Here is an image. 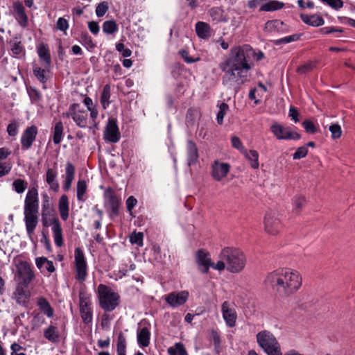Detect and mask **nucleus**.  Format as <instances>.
<instances>
[{
    "mask_svg": "<svg viewBox=\"0 0 355 355\" xmlns=\"http://www.w3.org/2000/svg\"><path fill=\"white\" fill-rule=\"evenodd\" d=\"M254 57L259 61L263 58V53L261 51L255 53L248 44L232 47L228 58L219 64V68L224 72L223 84L232 87L234 84L241 85L245 83L252 69V58Z\"/></svg>",
    "mask_w": 355,
    "mask_h": 355,
    "instance_id": "nucleus-1",
    "label": "nucleus"
},
{
    "mask_svg": "<svg viewBox=\"0 0 355 355\" xmlns=\"http://www.w3.org/2000/svg\"><path fill=\"white\" fill-rule=\"evenodd\" d=\"M266 282L283 297L295 293L302 286L300 273L289 268H279L269 273Z\"/></svg>",
    "mask_w": 355,
    "mask_h": 355,
    "instance_id": "nucleus-2",
    "label": "nucleus"
},
{
    "mask_svg": "<svg viewBox=\"0 0 355 355\" xmlns=\"http://www.w3.org/2000/svg\"><path fill=\"white\" fill-rule=\"evenodd\" d=\"M39 200L35 187L30 189L24 202V220L28 234L31 236L38 223Z\"/></svg>",
    "mask_w": 355,
    "mask_h": 355,
    "instance_id": "nucleus-3",
    "label": "nucleus"
},
{
    "mask_svg": "<svg viewBox=\"0 0 355 355\" xmlns=\"http://www.w3.org/2000/svg\"><path fill=\"white\" fill-rule=\"evenodd\" d=\"M220 259L225 260L227 270L232 273L241 272L246 265V257L243 252L237 248L225 247L219 254Z\"/></svg>",
    "mask_w": 355,
    "mask_h": 355,
    "instance_id": "nucleus-4",
    "label": "nucleus"
},
{
    "mask_svg": "<svg viewBox=\"0 0 355 355\" xmlns=\"http://www.w3.org/2000/svg\"><path fill=\"white\" fill-rule=\"evenodd\" d=\"M98 295L99 305L105 311H112L119 304V294L106 285H98Z\"/></svg>",
    "mask_w": 355,
    "mask_h": 355,
    "instance_id": "nucleus-5",
    "label": "nucleus"
},
{
    "mask_svg": "<svg viewBox=\"0 0 355 355\" xmlns=\"http://www.w3.org/2000/svg\"><path fill=\"white\" fill-rule=\"evenodd\" d=\"M256 337L259 345L268 355H282L280 345L270 331H261Z\"/></svg>",
    "mask_w": 355,
    "mask_h": 355,
    "instance_id": "nucleus-6",
    "label": "nucleus"
},
{
    "mask_svg": "<svg viewBox=\"0 0 355 355\" xmlns=\"http://www.w3.org/2000/svg\"><path fill=\"white\" fill-rule=\"evenodd\" d=\"M282 227L279 214L275 211L267 213L264 218L265 231L271 235L277 234Z\"/></svg>",
    "mask_w": 355,
    "mask_h": 355,
    "instance_id": "nucleus-7",
    "label": "nucleus"
},
{
    "mask_svg": "<svg viewBox=\"0 0 355 355\" xmlns=\"http://www.w3.org/2000/svg\"><path fill=\"white\" fill-rule=\"evenodd\" d=\"M270 130L279 140H297L301 137L299 133L293 132L290 127H284L277 123L271 125Z\"/></svg>",
    "mask_w": 355,
    "mask_h": 355,
    "instance_id": "nucleus-8",
    "label": "nucleus"
},
{
    "mask_svg": "<svg viewBox=\"0 0 355 355\" xmlns=\"http://www.w3.org/2000/svg\"><path fill=\"white\" fill-rule=\"evenodd\" d=\"M76 279L80 282L85 280L87 272V263L84 253L80 248L75 250Z\"/></svg>",
    "mask_w": 355,
    "mask_h": 355,
    "instance_id": "nucleus-9",
    "label": "nucleus"
},
{
    "mask_svg": "<svg viewBox=\"0 0 355 355\" xmlns=\"http://www.w3.org/2000/svg\"><path fill=\"white\" fill-rule=\"evenodd\" d=\"M80 311L83 321L89 324L92 321V311L90 307V299L88 295L83 291L79 293Z\"/></svg>",
    "mask_w": 355,
    "mask_h": 355,
    "instance_id": "nucleus-10",
    "label": "nucleus"
},
{
    "mask_svg": "<svg viewBox=\"0 0 355 355\" xmlns=\"http://www.w3.org/2000/svg\"><path fill=\"white\" fill-rule=\"evenodd\" d=\"M105 198L107 199L110 207L109 212L110 217L113 218L119 214L121 198L116 192L110 187L107 188L104 193Z\"/></svg>",
    "mask_w": 355,
    "mask_h": 355,
    "instance_id": "nucleus-11",
    "label": "nucleus"
},
{
    "mask_svg": "<svg viewBox=\"0 0 355 355\" xmlns=\"http://www.w3.org/2000/svg\"><path fill=\"white\" fill-rule=\"evenodd\" d=\"M80 105L77 103L71 105L65 114L67 116H71L76 123L80 128H85L87 125V112L78 110Z\"/></svg>",
    "mask_w": 355,
    "mask_h": 355,
    "instance_id": "nucleus-12",
    "label": "nucleus"
},
{
    "mask_svg": "<svg viewBox=\"0 0 355 355\" xmlns=\"http://www.w3.org/2000/svg\"><path fill=\"white\" fill-rule=\"evenodd\" d=\"M121 133L119 132L117 121L114 118H110L104 132V138L111 143H116L119 141Z\"/></svg>",
    "mask_w": 355,
    "mask_h": 355,
    "instance_id": "nucleus-13",
    "label": "nucleus"
},
{
    "mask_svg": "<svg viewBox=\"0 0 355 355\" xmlns=\"http://www.w3.org/2000/svg\"><path fill=\"white\" fill-rule=\"evenodd\" d=\"M18 275L20 278L19 284L28 287L34 278V273L31 269L29 264L26 262L20 263L18 266Z\"/></svg>",
    "mask_w": 355,
    "mask_h": 355,
    "instance_id": "nucleus-14",
    "label": "nucleus"
},
{
    "mask_svg": "<svg viewBox=\"0 0 355 355\" xmlns=\"http://www.w3.org/2000/svg\"><path fill=\"white\" fill-rule=\"evenodd\" d=\"M189 297L187 291L172 292L165 296V300L172 307H177L184 304Z\"/></svg>",
    "mask_w": 355,
    "mask_h": 355,
    "instance_id": "nucleus-15",
    "label": "nucleus"
},
{
    "mask_svg": "<svg viewBox=\"0 0 355 355\" xmlns=\"http://www.w3.org/2000/svg\"><path fill=\"white\" fill-rule=\"evenodd\" d=\"M221 311L223 319L229 327H234L236 325L237 314L234 308L230 307L228 302L225 301L222 304Z\"/></svg>",
    "mask_w": 355,
    "mask_h": 355,
    "instance_id": "nucleus-16",
    "label": "nucleus"
},
{
    "mask_svg": "<svg viewBox=\"0 0 355 355\" xmlns=\"http://www.w3.org/2000/svg\"><path fill=\"white\" fill-rule=\"evenodd\" d=\"M37 135V128L35 125L28 127L24 130L21 139V147L24 150H28L31 147Z\"/></svg>",
    "mask_w": 355,
    "mask_h": 355,
    "instance_id": "nucleus-17",
    "label": "nucleus"
},
{
    "mask_svg": "<svg viewBox=\"0 0 355 355\" xmlns=\"http://www.w3.org/2000/svg\"><path fill=\"white\" fill-rule=\"evenodd\" d=\"M196 261L199 266L200 270L202 273H207L212 263L209 252L202 249L198 250Z\"/></svg>",
    "mask_w": 355,
    "mask_h": 355,
    "instance_id": "nucleus-18",
    "label": "nucleus"
},
{
    "mask_svg": "<svg viewBox=\"0 0 355 355\" xmlns=\"http://www.w3.org/2000/svg\"><path fill=\"white\" fill-rule=\"evenodd\" d=\"M230 168V165L227 163H220L218 161H215L212 164L211 171L214 179L217 181L221 180L227 175Z\"/></svg>",
    "mask_w": 355,
    "mask_h": 355,
    "instance_id": "nucleus-19",
    "label": "nucleus"
},
{
    "mask_svg": "<svg viewBox=\"0 0 355 355\" xmlns=\"http://www.w3.org/2000/svg\"><path fill=\"white\" fill-rule=\"evenodd\" d=\"M26 288L27 287L22 284H17L12 297L17 304L25 305L28 302L30 292Z\"/></svg>",
    "mask_w": 355,
    "mask_h": 355,
    "instance_id": "nucleus-20",
    "label": "nucleus"
},
{
    "mask_svg": "<svg viewBox=\"0 0 355 355\" xmlns=\"http://www.w3.org/2000/svg\"><path fill=\"white\" fill-rule=\"evenodd\" d=\"M75 173V166L71 162H67L65 168V179L63 184V189L64 191H67L71 189Z\"/></svg>",
    "mask_w": 355,
    "mask_h": 355,
    "instance_id": "nucleus-21",
    "label": "nucleus"
},
{
    "mask_svg": "<svg viewBox=\"0 0 355 355\" xmlns=\"http://www.w3.org/2000/svg\"><path fill=\"white\" fill-rule=\"evenodd\" d=\"M58 209L60 217L63 220H67L69 217V205L67 195H62L58 202Z\"/></svg>",
    "mask_w": 355,
    "mask_h": 355,
    "instance_id": "nucleus-22",
    "label": "nucleus"
},
{
    "mask_svg": "<svg viewBox=\"0 0 355 355\" xmlns=\"http://www.w3.org/2000/svg\"><path fill=\"white\" fill-rule=\"evenodd\" d=\"M13 8L16 12V19L18 20L21 26L24 27L26 26L28 21V17L25 13L24 7L22 3L19 1L14 3Z\"/></svg>",
    "mask_w": 355,
    "mask_h": 355,
    "instance_id": "nucleus-23",
    "label": "nucleus"
},
{
    "mask_svg": "<svg viewBox=\"0 0 355 355\" xmlns=\"http://www.w3.org/2000/svg\"><path fill=\"white\" fill-rule=\"evenodd\" d=\"M264 29L270 33L283 32L284 22L279 19L268 21L266 23Z\"/></svg>",
    "mask_w": 355,
    "mask_h": 355,
    "instance_id": "nucleus-24",
    "label": "nucleus"
},
{
    "mask_svg": "<svg viewBox=\"0 0 355 355\" xmlns=\"http://www.w3.org/2000/svg\"><path fill=\"white\" fill-rule=\"evenodd\" d=\"M56 177V171L53 168H48L46 175V181L49 185L50 189L55 192L58 191L60 187Z\"/></svg>",
    "mask_w": 355,
    "mask_h": 355,
    "instance_id": "nucleus-25",
    "label": "nucleus"
},
{
    "mask_svg": "<svg viewBox=\"0 0 355 355\" xmlns=\"http://www.w3.org/2000/svg\"><path fill=\"white\" fill-rule=\"evenodd\" d=\"M300 18L305 24L313 26H322L324 22L322 17L317 15H307L301 14Z\"/></svg>",
    "mask_w": 355,
    "mask_h": 355,
    "instance_id": "nucleus-26",
    "label": "nucleus"
},
{
    "mask_svg": "<svg viewBox=\"0 0 355 355\" xmlns=\"http://www.w3.org/2000/svg\"><path fill=\"white\" fill-rule=\"evenodd\" d=\"M188 164L191 166L195 164L198 159V153L196 145L189 140L187 143Z\"/></svg>",
    "mask_w": 355,
    "mask_h": 355,
    "instance_id": "nucleus-27",
    "label": "nucleus"
},
{
    "mask_svg": "<svg viewBox=\"0 0 355 355\" xmlns=\"http://www.w3.org/2000/svg\"><path fill=\"white\" fill-rule=\"evenodd\" d=\"M54 226L52 227V230L54 236L55 243L57 246L61 247L63 244L62 239V230L59 220H54Z\"/></svg>",
    "mask_w": 355,
    "mask_h": 355,
    "instance_id": "nucleus-28",
    "label": "nucleus"
},
{
    "mask_svg": "<svg viewBox=\"0 0 355 355\" xmlns=\"http://www.w3.org/2000/svg\"><path fill=\"white\" fill-rule=\"evenodd\" d=\"M150 333L147 327H143L137 332V341L140 346L147 347L150 343Z\"/></svg>",
    "mask_w": 355,
    "mask_h": 355,
    "instance_id": "nucleus-29",
    "label": "nucleus"
},
{
    "mask_svg": "<svg viewBox=\"0 0 355 355\" xmlns=\"http://www.w3.org/2000/svg\"><path fill=\"white\" fill-rule=\"evenodd\" d=\"M196 31L200 38L206 39L210 36V26L205 22L198 21L196 24Z\"/></svg>",
    "mask_w": 355,
    "mask_h": 355,
    "instance_id": "nucleus-30",
    "label": "nucleus"
},
{
    "mask_svg": "<svg viewBox=\"0 0 355 355\" xmlns=\"http://www.w3.org/2000/svg\"><path fill=\"white\" fill-rule=\"evenodd\" d=\"M38 55L45 63V67H49L51 64V55L49 47L46 44H40L38 47Z\"/></svg>",
    "mask_w": 355,
    "mask_h": 355,
    "instance_id": "nucleus-31",
    "label": "nucleus"
},
{
    "mask_svg": "<svg viewBox=\"0 0 355 355\" xmlns=\"http://www.w3.org/2000/svg\"><path fill=\"white\" fill-rule=\"evenodd\" d=\"M45 338L52 343H56L59 340V332L55 326H49L44 332Z\"/></svg>",
    "mask_w": 355,
    "mask_h": 355,
    "instance_id": "nucleus-32",
    "label": "nucleus"
},
{
    "mask_svg": "<svg viewBox=\"0 0 355 355\" xmlns=\"http://www.w3.org/2000/svg\"><path fill=\"white\" fill-rule=\"evenodd\" d=\"M10 50L14 55L24 54L25 50L21 44V42L18 40L17 37H15L9 42Z\"/></svg>",
    "mask_w": 355,
    "mask_h": 355,
    "instance_id": "nucleus-33",
    "label": "nucleus"
},
{
    "mask_svg": "<svg viewBox=\"0 0 355 355\" xmlns=\"http://www.w3.org/2000/svg\"><path fill=\"white\" fill-rule=\"evenodd\" d=\"M243 154L251 161V166L256 169L259 168V153L255 150H250L249 153H248L247 150H243Z\"/></svg>",
    "mask_w": 355,
    "mask_h": 355,
    "instance_id": "nucleus-34",
    "label": "nucleus"
},
{
    "mask_svg": "<svg viewBox=\"0 0 355 355\" xmlns=\"http://www.w3.org/2000/svg\"><path fill=\"white\" fill-rule=\"evenodd\" d=\"M38 305L42 311L48 316L52 317L53 309L51 308L49 302L44 297H40L38 300Z\"/></svg>",
    "mask_w": 355,
    "mask_h": 355,
    "instance_id": "nucleus-35",
    "label": "nucleus"
},
{
    "mask_svg": "<svg viewBox=\"0 0 355 355\" xmlns=\"http://www.w3.org/2000/svg\"><path fill=\"white\" fill-rule=\"evenodd\" d=\"M63 133V125L61 121L55 123L53 132V142L55 144H59L61 142Z\"/></svg>",
    "mask_w": 355,
    "mask_h": 355,
    "instance_id": "nucleus-36",
    "label": "nucleus"
},
{
    "mask_svg": "<svg viewBox=\"0 0 355 355\" xmlns=\"http://www.w3.org/2000/svg\"><path fill=\"white\" fill-rule=\"evenodd\" d=\"M284 7V3L277 1H271L261 6V11H272L281 9Z\"/></svg>",
    "mask_w": 355,
    "mask_h": 355,
    "instance_id": "nucleus-37",
    "label": "nucleus"
},
{
    "mask_svg": "<svg viewBox=\"0 0 355 355\" xmlns=\"http://www.w3.org/2000/svg\"><path fill=\"white\" fill-rule=\"evenodd\" d=\"M87 183L85 180H80L77 183V198L79 201H84V196L87 191Z\"/></svg>",
    "mask_w": 355,
    "mask_h": 355,
    "instance_id": "nucleus-38",
    "label": "nucleus"
},
{
    "mask_svg": "<svg viewBox=\"0 0 355 355\" xmlns=\"http://www.w3.org/2000/svg\"><path fill=\"white\" fill-rule=\"evenodd\" d=\"M110 85H105L103 87L101 96V103L104 109L110 104Z\"/></svg>",
    "mask_w": 355,
    "mask_h": 355,
    "instance_id": "nucleus-39",
    "label": "nucleus"
},
{
    "mask_svg": "<svg viewBox=\"0 0 355 355\" xmlns=\"http://www.w3.org/2000/svg\"><path fill=\"white\" fill-rule=\"evenodd\" d=\"M168 352L170 355H188L184 345L180 343H176L174 347L168 348Z\"/></svg>",
    "mask_w": 355,
    "mask_h": 355,
    "instance_id": "nucleus-40",
    "label": "nucleus"
},
{
    "mask_svg": "<svg viewBox=\"0 0 355 355\" xmlns=\"http://www.w3.org/2000/svg\"><path fill=\"white\" fill-rule=\"evenodd\" d=\"M116 347L117 355H125L126 341L122 333L118 336Z\"/></svg>",
    "mask_w": 355,
    "mask_h": 355,
    "instance_id": "nucleus-41",
    "label": "nucleus"
},
{
    "mask_svg": "<svg viewBox=\"0 0 355 355\" xmlns=\"http://www.w3.org/2000/svg\"><path fill=\"white\" fill-rule=\"evenodd\" d=\"M118 29V26L115 21H105L103 25V31L107 34H113Z\"/></svg>",
    "mask_w": 355,
    "mask_h": 355,
    "instance_id": "nucleus-42",
    "label": "nucleus"
},
{
    "mask_svg": "<svg viewBox=\"0 0 355 355\" xmlns=\"http://www.w3.org/2000/svg\"><path fill=\"white\" fill-rule=\"evenodd\" d=\"M229 110V105L225 103H222L219 105V112L217 114V122L218 124L221 125L223 123V119L227 112Z\"/></svg>",
    "mask_w": 355,
    "mask_h": 355,
    "instance_id": "nucleus-43",
    "label": "nucleus"
},
{
    "mask_svg": "<svg viewBox=\"0 0 355 355\" xmlns=\"http://www.w3.org/2000/svg\"><path fill=\"white\" fill-rule=\"evenodd\" d=\"M27 184V182L21 179H17L12 183L15 191L18 193H23L26 190Z\"/></svg>",
    "mask_w": 355,
    "mask_h": 355,
    "instance_id": "nucleus-44",
    "label": "nucleus"
},
{
    "mask_svg": "<svg viewBox=\"0 0 355 355\" xmlns=\"http://www.w3.org/2000/svg\"><path fill=\"white\" fill-rule=\"evenodd\" d=\"M301 35L300 34H294L290 36L285 37L284 38H281L279 40H276L274 41V44L276 45H279L282 44H286L291 42L297 41L300 38Z\"/></svg>",
    "mask_w": 355,
    "mask_h": 355,
    "instance_id": "nucleus-45",
    "label": "nucleus"
},
{
    "mask_svg": "<svg viewBox=\"0 0 355 355\" xmlns=\"http://www.w3.org/2000/svg\"><path fill=\"white\" fill-rule=\"evenodd\" d=\"M144 234L142 232H134L130 236V241L132 244H137L139 246L143 245Z\"/></svg>",
    "mask_w": 355,
    "mask_h": 355,
    "instance_id": "nucleus-46",
    "label": "nucleus"
},
{
    "mask_svg": "<svg viewBox=\"0 0 355 355\" xmlns=\"http://www.w3.org/2000/svg\"><path fill=\"white\" fill-rule=\"evenodd\" d=\"M306 200L303 196H297L293 199V211L296 213L300 212L303 205L305 204Z\"/></svg>",
    "mask_w": 355,
    "mask_h": 355,
    "instance_id": "nucleus-47",
    "label": "nucleus"
},
{
    "mask_svg": "<svg viewBox=\"0 0 355 355\" xmlns=\"http://www.w3.org/2000/svg\"><path fill=\"white\" fill-rule=\"evenodd\" d=\"M315 67V64L313 62H309L302 66L298 67L297 69V72L300 74H305L306 73L311 71Z\"/></svg>",
    "mask_w": 355,
    "mask_h": 355,
    "instance_id": "nucleus-48",
    "label": "nucleus"
},
{
    "mask_svg": "<svg viewBox=\"0 0 355 355\" xmlns=\"http://www.w3.org/2000/svg\"><path fill=\"white\" fill-rule=\"evenodd\" d=\"M33 73L37 77V78L42 83H45L46 82V78L45 76V70L37 67H33Z\"/></svg>",
    "mask_w": 355,
    "mask_h": 355,
    "instance_id": "nucleus-49",
    "label": "nucleus"
},
{
    "mask_svg": "<svg viewBox=\"0 0 355 355\" xmlns=\"http://www.w3.org/2000/svg\"><path fill=\"white\" fill-rule=\"evenodd\" d=\"M108 3L106 1L100 3L96 8V14L98 17H101L105 15L108 10Z\"/></svg>",
    "mask_w": 355,
    "mask_h": 355,
    "instance_id": "nucleus-50",
    "label": "nucleus"
},
{
    "mask_svg": "<svg viewBox=\"0 0 355 355\" xmlns=\"http://www.w3.org/2000/svg\"><path fill=\"white\" fill-rule=\"evenodd\" d=\"M329 131L331 133V138L334 139L340 138L342 134L341 128L338 124H332L330 125Z\"/></svg>",
    "mask_w": 355,
    "mask_h": 355,
    "instance_id": "nucleus-51",
    "label": "nucleus"
},
{
    "mask_svg": "<svg viewBox=\"0 0 355 355\" xmlns=\"http://www.w3.org/2000/svg\"><path fill=\"white\" fill-rule=\"evenodd\" d=\"M308 153V148L306 146L299 147L293 155V159H300L305 157Z\"/></svg>",
    "mask_w": 355,
    "mask_h": 355,
    "instance_id": "nucleus-52",
    "label": "nucleus"
},
{
    "mask_svg": "<svg viewBox=\"0 0 355 355\" xmlns=\"http://www.w3.org/2000/svg\"><path fill=\"white\" fill-rule=\"evenodd\" d=\"M302 126L305 129L306 132L311 134H314L317 132V128L314 123L310 120H305L302 123Z\"/></svg>",
    "mask_w": 355,
    "mask_h": 355,
    "instance_id": "nucleus-53",
    "label": "nucleus"
},
{
    "mask_svg": "<svg viewBox=\"0 0 355 355\" xmlns=\"http://www.w3.org/2000/svg\"><path fill=\"white\" fill-rule=\"evenodd\" d=\"M49 215H46V214H42V224L44 225V227H48L51 225H52L53 227L54 226V220H58V218L56 217H53V218H48V216Z\"/></svg>",
    "mask_w": 355,
    "mask_h": 355,
    "instance_id": "nucleus-54",
    "label": "nucleus"
},
{
    "mask_svg": "<svg viewBox=\"0 0 355 355\" xmlns=\"http://www.w3.org/2000/svg\"><path fill=\"white\" fill-rule=\"evenodd\" d=\"M180 54L182 55L184 61L187 63H193L200 60V58H193L190 57L189 52L186 50L180 51Z\"/></svg>",
    "mask_w": 355,
    "mask_h": 355,
    "instance_id": "nucleus-55",
    "label": "nucleus"
},
{
    "mask_svg": "<svg viewBox=\"0 0 355 355\" xmlns=\"http://www.w3.org/2000/svg\"><path fill=\"white\" fill-rule=\"evenodd\" d=\"M18 123L16 121L10 123L7 128V132L10 136L14 137L17 134Z\"/></svg>",
    "mask_w": 355,
    "mask_h": 355,
    "instance_id": "nucleus-56",
    "label": "nucleus"
},
{
    "mask_svg": "<svg viewBox=\"0 0 355 355\" xmlns=\"http://www.w3.org/2000/svg\"><path fill=\"white\" fill-rule=\"evenodd\" d=\"M69 27L68 21L63 17H60L58 19L56 28L60 31H65Z\"/></svg>",
    "mask_w": 355,
    "mask_h": 355,
    "instance_id": "nucleus-57",
    "label": "nucleus"
},
{
    "mask_svg": "<svg viewBox=\"0 0 355 355\" xmlns=\"http://www.w3.org/2000/svg\"><path fill=\"white\" fill-rule=\"evenodd\" d=\"M198 115V111L194 108H189L187 113V121L193 122Z\"/></svg>",
    "mask_w": 355,
    "mask_h": 355,
    "instance_id": "nucleus-58",
    "label": "nucleus"
},
{
    "mask_svg": "<svg viewBox=\"0 0 355 355\" xmlns=\"http://www.w3.org/2000/svg\"><path fill=\"white\" fill-rule=\"evenodd\" d=\"M232 145L234 148L239 149L243 153V150H245L242 145L240 139L238 137L234 136L232 138Z\"/></svg>",
    "mask_w": 355,
    "mask_h": 355,
    "instance_id": "nucleus-59",
    "label": "nucleus"
},
{
    "mask_svg": "<svg viewBox=\"0 0 355 355\" xmlns=\"http://www.w3.org/2000/svg\"><path fill=\"white\" fill-rule=\"evenodd\" d=\"M211 267L219 271L223 270L225 268L227 269L225 260L220 259L216 264L212 262Z\"/></svg>",
    "mask_w": 355,
    "mask_h": 355,
    "instance_id": "nucleus-60",
    "label": "nucleus"
},
{
    "mask_svg": "<svg viewBox=\"0 0 355 355\" xmlns=\"http://www.w3.org/2000/svg\"><path fill=\"white\" fill-rule=\"evenodd\" d=\"M209 14L214 20H218L221 16V10L219 8H213L209 10Z\"/></svg>",
    "mask_w": 355,
    "mask_h": 355,
    "instance_id": "nucleus-61",
    "label": "nucleus"
},
{
    "mask_svg": "<svg viewBox=\"0 0 355 355\" xmlns=\"http://www.w3.org/2000/svg\"><path fill=\"white\" fill-rule=\"evenodd\" d=\"M137 202V200L134 196H130L126 200V206L128 211L131 213L133 207L136 205Z\"/></svg>",
    "mask_w": 355,
    "mask_h": 355,
    "instance_id": "nucleus-62",
    "label": "nucleus"
},
{
    "mask_svg": "<svg viewBox=\"0 0 355 355\" xmlns=\"http://www.w3.org/2000/svg\"><path fill=\"white\" fill-rule=\"evenodd\" d=\"M11 169V166L6 163H0V177L8 174Z\"/></svg>",
    "mask_w": 355,
    "mask_h": 355,
    "instance_id": "nucleus-63",
    "label": "nucleus"
},
{
    "mask_svg": "<svg viewBox=\"0 0 355 355\" xmlns=\"http://www.w3.org/2000/svg\"><path fill=\"white\" fill-rule=\"evenodd\" d=\"M88 27L89 31L94 35H96L99 32V26L96 21H89L88 23Z\"/></svg>",
    "mask_w": 355,
    "mask_h": 355,
    "instance_id": "nucleus-64",
    "label": "nucleus"
}]
</instances>
